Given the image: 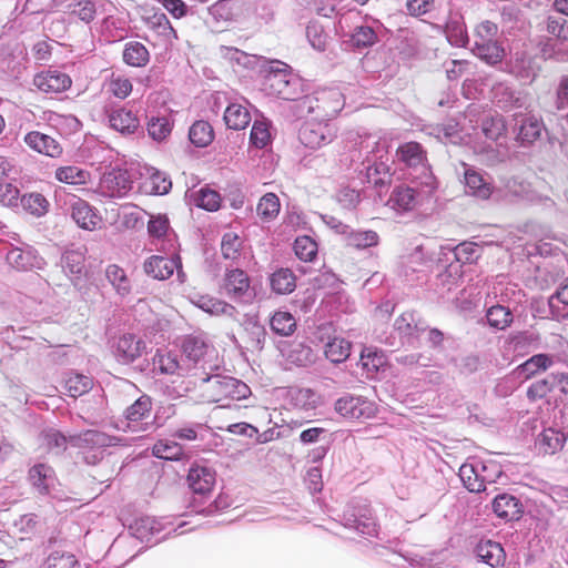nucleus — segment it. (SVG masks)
Returning a JSON list of instances; mask_svg holds the SVG:
<instances>
[{
  "mask_svg": "<svg viewBox=\"0 0 568 568\" xmlns=\"http://www.w3.org/2000/svg\"><path fill=\"white\" fill-rule=\"evenodd\" d=\"M132 82L124 75L112 74L108 83V90L115 98L125 99L132 92Z\"/></svg>",
  "mask_w": 568,
  "mask_h": 568,
  "instance_id": "61",
  "label": "nucleus"
},
{
  "mask_svg": "<svg viewBox=\"0 0 568 568\" xmlns=\"http://www.w3.org/2000/svg\"><path fill=\"white\" fill-rule=\"evenodd\" d=\"M272 331L281 336H290L296 329V321L294 316L288 312H275L271 318Z\"/></svg>",
  "mask_w": 568,
  "mask_h": 568,
  "instance_id": "40",
  "label": "nucleus"
},
{
  "mask_svg": "<svg viewBox=\"0 0 568 568\" xmlns=\"http://www.w3.org/2000/svg\"><path fill=\"white\" fill-rule=\"evenodd\" d=\"M224 121L229 129L242 130L251 122V115L246 108L241 104L232 103L224 112Z\"/></svg>",
  "mask_w": 568,
  "mask_h": 568,
  "instance_id": "30",
  "label": "nucleus"
},
{
  "mask_svg": "<svg viewBox=\"0 0 568 568\" xmlns=\"http://www.w3.org/2000/svg\"><path fill=\"white\" fill-rule=\"evenodd\" d=\"M109 123L112 129L122 134H132L140 125L135 114L124 108L113 110L109 115Z\"/></svg>",
  "mask_w": 568,
  "mask_h": 568,
  "instance_id": "25",
  "label": "nucleus"
},
{
  "mask_svg": "<svg viewBox=\"0 0 568 568\" xmlns=\"http://www.w3.org/2000/svg\"><path fill=\"white\" fill-rule=\"evenodd\" d=\"M505 131L506 124L501 115L487 116L481 121V132L491 141H497Z\"/></svg>",
  "mask_w": 568,
  "mask_h": 568,
  "instance_id": "54",
  "label": "nucleus"
},
{
  "mask_svg": "<svg viewBox=\"0 0 568 568\" xmlns=\"http://www.w3.org/2000/svg\"><path fill=\"white\" fill-rule=\"evenodd\" d=\"M359 363L362 368L367 372L368 376L377 373L382 366L385 364V357L382 353L377 351H372L366 348L362 352Z\"/></svg>",
  "mask_w": 568,
  "mask_h": 568,
  "instance_id": "59",
  "label": "nucleus"
},
{
  "mask_svg": "<svg viewBox=\"0 0 568 568\" xmlns=\"http://www.w3.org/2000/svg\"><path fill=\"white\" fill-rule=\"evenodd\" d=\"M23 209L33 215L41 216L48 211L49 202L40 193H30L21 197Z\"/></svg>",
  "mask_w": 568,
  "mask_h": 568,
  "instance_id": "56",
  "label": "nucleus"
},
{
  "mask_svg": "<svg viewBox=\"0 0 568 568\" xmlns=\"http://www.w3.org/2000/svg\"><path fill=\"white\" fill-rule=\"evenodd\" d=\"M237 8V0H220L211 7L210 11L215 19L230 21L235 17Z\"/></svg>",
  "mask_w": 568,
  "mask_h": 568,
  "instance_id": "62",
  "label": "nucleus"
},
{
  "mask_svg": "<svg viewBox=\"0 0 568 568\" xmlns=\"http://www.w3.org/2000/svg\"><path fill=\"white\" fill-rule=\"evenodd\" d=\"M71 16L78 17L81 21L90 23L94 20L97 14V6L92 0H78L74 4L70 6Z\"/></svg>",
  "mask_w": 568,
  "mask_h": 568,
  "instance_id": "63",
  "label": "nucleus"
},
{
  "mask_svg": "<svg viewBox=\"0 0 568 568\" xmlns=\"http://www.w3.org/2000/svg\"><path fill=\"white\" fill-rule=\"evenodd\" d=\"M28 479L40 495H49L57 480L53 468L47 464L33 465L29 469Z\"/></svg>",
  "mask_w": 568,
  "mask_h": 568,
  "instance_id": "17",
  "label": "nucleus"
},
{
  "mask_svg": "<svg viewBox=\"0 0 568 568\" xmlns=\"http://www.w3.org/2000/svg\"><path fill=\"white\" fill-rule=\"evenodd\" d=\"M365 178L368 183H372L376 187H382L390 183L392 174L386 163L374 162L365 166Z\"/></svg>",
  "mask_w": 568,
  "mask_h": 568,
  "instance_id": "38",
  "label": "nucleus"
},
{
  "mask_svg": "<svg viewBox=\"0 0 568 568\" xmlns=\"http://www.w3.org/2000/svg\"><path fill=\"white\" fill-rule=\"evenodd\" d=\"M498 27L491 21H483L474 32L473 52L488 64H496L504 57V49L498 43Z\"/></svg>",
  "mask_w": 568,
  "mask_h": 568,
  "instance_id": "3",
  "label": "nucleus"
},
{
  "mask_svg": "<svg viewBox=\"0 0 568 568\" xmlns=\"http://www.w3.org/2000/svg\"><path fill=\"white\" fill-rule=\"evenodd\" d=\"M296 256L304 262H311L317 254V244L310 236H300L294 242Z\"/></svg>",
  "mask_w": 568,
  "mask_h": 568,
  "instance_id": "57",
  "label": "nucleus"
},
{
  "mask_svg": "<svg viewBox=\"0 0 568 568\" xmlns=\"http://www.w3.org/2000/svg\"><path fill=\"white\" fill-rule=\"evenodd\" d=\"M105 277L119 295L125 296L131 292V282L125 271L120 266L109 265L105 268Z\"/></svg>",
  "mask_w": 568,
  "mask_h": 568,
  "instance_id": "35",
  "label": "nucleus"
},
{
  "mask_svg": "<svg viewBox=\"0 0 568 568\" xmlns=\"http://www.w3.org/2000/svg\"><path fill=\"white\" fill-rule=\"evenodd\" d=\"M179 257L153 255L144 262V271L153 278L166 280L179 267Z\"/></svg>",
  "mask_w": 568,
  "mask_h": 568,
  "instance_id": "22",
  "label": "nucleus"
},
{
  "mask_svg": "<svg viewBox=\"0 0 568 568\" xmlns=\"http://www.w3.org/2000/svg\"><path fill=\"white\" fill-rule=\"evenodd\" d=\"M282 68L271 69L264 77V90L268 94L287 101H295L297 116L302 118L316 111L325 116L337 114L341 111V93L337 91L324 92L320 98L305 95V84L301 78L292 74L285 63Z\"/></svg>",
  "mask_w": 568,
  "mask_h": 568,
  "instance_id": "1",
  "label": "nucleus"
},
{
  "mask_svg": "<svg viewBox=\"0 0 568 568\" xmlns=\"http://www.w3.org/2000/svg\"><path fill=\"white\" fill-rule=\"evenodd\" d=\"M272 290L277 294H290L296 287V277L290 268L275 271L270 278Z\"/></svg>",
  "mask_w": 568,
  "mask_h": 568,
  "instance_id": "32",
  "label": "nucleus"
},
{
  "mask_svg": "<svg viewBox=\"0 0 568 568\" xmlns=\"http://www.w3.org/2000/svg\"><path fill=\"white\" fill-rule=\"evenodd\" d=\"M397 159L415 173L413 183L426 187V193H433L437 185L436 179L428 165L426 151L417 142H406L398 146L396 151Z\"/></svg>",
  "mask_w": 568,
  "mask_h": 568,
  "instance_id": "2",
  "label": "nucleus"
},
{
  "mask_svg": "<svg viewBox=\"0 0 568 568\" xmlns=\"http://www.w3.org/2000/svg\"><path fill=\"white\" fill-rule=\"evenodd\" d=\"M335 412L349 419H367L375 415L376 407L373 402L363 396L346 394L339 397L334 405Z\"/></svg>",
  "mask_w": 568,
  "mask_h": 568,
  "instance_id": "6",
  "label": "nucleus"
},
{
  "mask_svg": "<svg viewBox=\"0 0 568 568\" xmlns=\"http://www.w3.org/2000/svg\"><path fill=\"white\" fill-rule=\"evenodd\" d=\"M71 79L67 73L58 70H48L38 73L33 79V84L42 92L59 93L71 87Z\"/></svg>",
  "mask_w": 568,
  "mask_h": 568,
  "instance_id": "15",
  "label": "nucleus"
},
{
  "mask_svg": "<svg viewBox=\"0 0 568 568\" xmlns=\"http://www.w3.org/2000/svg\"><path fill=\"white\" fill-rule=\"evenodd\" d=\"M92 386V378L81 374H73L65 381V389L69 396L74 398L87 394Z\"/></svg>",
  "mask_w": 568,
  "mask_h": 568,
  "instance_id": "50",
  "label": "nucleus"
},
{
  "mask_svg": "<svg viewBox=\"0 0 568 568\" xmlns=\"http://www.w3.org/2000/svg\"><path fill=\"white\" fill-rule=\"evenodd\" d=\"M539 52L545 60L568 62V45H566L564 41L559 42L547 39L539 43Z\"/></svg>",
  "mask_w": 568,
  "mask_h": 568,
  "instance_id": "36",
  "label": "nucleus"
},
{
  "mask_svg": "<svg viewBox=\"0 0 568 568\" xmlns=\"http://www.w3.org/2000/svg\"><path fill=\"white\" fill-rule=\"evenodd\" d=\"M143 342L136 339L132 334H124L121 336L114 348V356L121 364H130L134 362L142 352Z\"/></svg>",
  "mask_w": 568,
  "mask_h": 568,
  "instance_id": "21",
  "label": "nucleus"
},
{
  "mask_svg": "<svg viewBox=\"0 0 568 568\" xmlns=\"http://www.w3.org/2000/svg\"><path fill=\"white\" fill-rule=\"evenodd\" d=\"M152 398L149 395H141L132 405L125 409V418L129 426L132 423L142 422L151 416Z\"/></svg>",
  "mask_w": 568,
  "mask_h": 568,
  "instance_id": "31",
  "label": "nucleus"
},
{
  "mask_svg": "<svg viewBox=\"0 0 568 568\" xmlns=\"http://www.w3.org/2000/svg\"><path fill=\"white\" fill-rule=\"evenodd\" d=\"M193 201L201 209L216 211L221 204V196L214 190L202 187L193 194Z\"/></svg>",
  "mask_w": 568,
  "mask_h": 568,
  "instance_id": "52",
  "label": "nucleus"
},
{
  "mask_svg": "<svg viewBox=\"0 0 568 568\" xmlns=\"http://www.w3.org/2000/svg\"><path fill=\"white\" fill-rule=\"evenodd\" d=\"M287 362L298 367H307L315 363L316 355L311 346L294 342L286 354Z\"/></svg>",
  "mask_w": 568,
  "mask_h": 568,
  "instance_id": "29",
  "label": "nucleus"
},
{
  "mask_svg": "<svg viewBox=\"0 0 568 568\" xmlns=\"http://www.w3.org/2000/svg\"><path fill=\"white\" fill-rule=\"evenodd\" d=\"M547 304L550 320L556 322L568 320V276L558 284L555 292L548 297Z\"/></svg>",
  "mask_w": 568,
  "mask_h": 568,
  "instance_id": "16",
  "label": "nucleus"
},
{
  "mask_svg": "<svg viewBox=\"0 0 568 568\" xmlns=\"http://www.w3.org/2000/svg\"><path fill=\"white\" fill-rule=\"evenodd\" d=\"M477 558L489 565L490 567H498L504 565L506 554L501 545L493 540H481L475 548Z\"/></svg>",
  "mask_w": 568,
  "mask_h": 568,
  "instance_id": "23",
  "label": "nucleus"
},
{
  "mask_svg": "<svg viewBox=\"0 0 568 568\" xmlns=\"http://www.w3.org/2000/svg\"><path fill=\"white\" fill-rule=\"evenodd\" d=\"M486 320L490 327L504 331L511 325L514 315L509 308L497 304L487 310Z\"/></svg>",
  "mask_w": 568,
  "mask_h": 568,
  "instance_id": "33",
  "label": "nucleus"
},
{
  "mask_svg": "<svg viewBox=\"0 0 568 568\" xmlns=\"http://www.w3.org/2000/svg\"><path fill=\"white\" fill-rule=\"evenodd\" d=\"M202 381L207 384L209 390L220 398L242 399L250 393L248 386L231 376L211 375L203 377Z\"/></svg>",
  "mask_w": 568,
  "mask_h": 568,
  "instance_id": "5",
  "label": "nucleus"
},
{
  "mask_svg": "<svg viewBox=\"0 0 568 568\" xmlns=\"http://www.w3.org/2000/svg\"><path fill=\"white\" fill-rule=\"evenodd\" d=\"M491 509L498 518L506 521L519 520L524 514L520 499L507 493L494 497Z\"/></svg>",
  "mask_w": 568,
  "mask_h": 568,
  "instance_id": "13",
  "label": "nucleus"
},
{
  "mask_svg": "<svg viewBox=\"0 0 568 568\" xmlns=\"http://www.w3.org/2000/svg\"><path fill=\"white\" fill-rule=\"evenodd\" d=\"M153 365L162 374H175L183 376L189 372V367L179 361V356L171 352L162 353L160 351L153 357Z\"/></svg>",
  "mask_w": 568,
  "mask_h": 568,
  "instance_id": "26",
  "label": "nucleus"
},
{
  "mask_svg": "<svg viewBox=\"0 0 568 568\" xmlns=\"http://www.w3.org/2000/svg\"><path fill=\"white\" fill-rule=\"evenodd\" d=\"M351 41L357 49L369 48L378 41L377 30L371 26L356 27L352 33Z\"/></svg>",
  "mask_w": 568,
  "mask_h": 568,
  "instance_id": "44",
  "label": "nucleus"
},
{
  "mask_svg": "<svg viewBox=\"0 0 568 568\" xmlns=\"http://www.w3.org/2000/svg\"><path fill=\"white\" fill-rule=\"evenodd\" d=\"M152 453L158 458L179 460L183 456V448L173 440H159L154 444Z\"/></svg>",
  "mask_w": 568,
  "mask_h": 568,
  "instance_id": "49",
  "label": "nucleus"
},
{
  "mask_svg": "<svg viewBox=\"0 0 568 568\" xmlns=\"http://www.w3.org/2000/svg\"><path fill=\"white\" fill-rule=\"evenodd\" d=\"M7 262L18 271H27L36 265V256L30 251L13 247L7 253Z\"/></svg>",
  "mask_w": 568,
  "mask_h": 568,
  "instance_id": "43",
  "label": "nucleus"
},
{
  "mask_svg": "<svg viewBox=\"0 0 568 568\" xmlns=\"http://www.w3.org/2000/svg\"><path fill=\"white\" fill-rule=\"evenodd\" d=\"M113 442L114 437L95 429H88L83 433L69 436L70 445L77 448L109 447L114 444Z\"/></svg>",
  "mask_w": 568,
  "mask_h": 568,
  "instance_id": "19",
  "label": "nucleus"
},
{
  "mask_svg": "<svg viewBox=\"0 0 568 568\" xmlns=\"http://www.w3.org/2000/svg\"><path fill=\"white\" fill-rule=\"evenodd\" d=\"M489 465L486 463L475 459L471 463H465L460 466L458 476L463 481L464 486L470 493H480L486 489L485 484L495 483V478L493 476L484 475Z\"/></svg>",
  "mask_w": 568,
  "mask_h": 568,
  "instance_id": "7",
  "label": "nucleus"
},
{
  "mask_svg": "<svg viewBox=\"0 0 568 568\" xmlns=\"http://www.w3.org/2000/svg\"><path fill=\"white\" fill-rule=\"evenodd\" d=\"M45 568H82L79 560L72 554L52 552L47 561Z\"/></svg>",
  "mask_w": 568,
  "mask_h": 568,
  "instance_id": "64",
  "label": "nucleus"
},
{
  "mask_svg": "<svg viewBox=\"0 0 568 568\" xmlns=\"http://www.w3.org/2000/svg\"><path fill=\"white\" fill-rule=\"evenodd\" d=\"M55 179L62 183L82 185L89 181L90 173L79 166L68 165L55 170Z\"/></svg>",
  "mask_w": 568,
  "mask_h": 568,
  "instance_id": "39",
  "label": "nucleus"
},
{
  "mask_svg": "<svg viewBox=\"0 0 568 568\" xmlns=\"http://www.w3.org/2000/svg\"><path fill=\"white\" fill-rule=\"evenodd\" d=\"M430 194L426 193V187L419 184H415V186L399 185L393 190L387 204L393 210L406 212L413 210L422 197Z\"/></svg>",
  "mask_w": 568,
  "mask_h": 568,
  "instance_id": "9",
  "label": "nucleus"
},
{
  "mask_svg": "<svg viewBox=\"0 0 568 568\" xmlns=\"http://www.w3.org/2000/svg\"><path fill=\"white\" fill-rule=\"evenodd\" d=\"M347 245L355 248H368L378 244L379 236L374 231H353L346 234Z\"/></svg>",
  "mask_w": 568,
  "mask_h": 568,
  "instance_id": "41",
  "label": "nucleus"
},
{
  "mask_svg": "<svg viewBox=\"0 0 568 568\" xmlns=\"http://www.w3.org/2000/svg\"><path fill=\"white\" fill-rule=\"evenodd\" d=\"M351 343L344 338H334L325 345V356L332 363L338 364L348 358Z\"/></svg>",
  "mask_w": 568,
  "mask_h": 568,
  "instance_id": "42",
  "label": "nucleus"
},
{
  "mask_svg": "<svg viewBox=\"0 0 568 568\" xmlns=\"http://www.w3.org/2000/svg\"><path fill=\"white\" fill-rule=\"evenodd\" d=\"M207 345L201 336H186L182 349L189 361L196 363L206 353Z\"/></svg>",
  "mask_w": 568,
  "mask_h": 568,
  "instance_id": "48",
  "label": "nucleus"
},
{
  "mask_svg": "<svg viewBox=\"0 0 568 568\" xmlns=\"http://www.w3.org/2000/svg\"><path fill=\"white\" fill-rule=\"evenodd\" d=\"M223 288L233 300L250 302L254 297V293L250 287V278L240 268L230 270L225 273Z\"/></svg>",
  "mask_w": 568,
  "mask_h": 568,
  "instance_id": "10",
  "label": "nucleus"
},
{
  "mask_svg": "<svg viewBox=\"0 0 568 568\" xmlns=\"http://www.w3.org/2000/svg\"><path fill=\"white\" fill-rule=\"evenodd\" d=\"M556 386V377L552 373L534 382L527 389V397L530 400L545 398Z\"/></svg>",
  "mask_w": 568,
  "mask_h": 568,
  "instance_id": "51",
  "label": "nucleus"
},
{
  "mask_svg": "<svg viewBox=\"0 0 568 568\" xmlns=\"http://www.w3.org/2000/svg\"><path fill=\"white\" fill-rule=\"evenodd\" d=\"M394 329L399 334L402 344L414 345L427 326L420 320H417L415 313L405 312L396 318Z\"/></svg>",
  "mask_w": 568,
  "mask_h": 568,
  "instance_id": "12",
  "label": "nucleus"
},
{
  "mask_svg": "<svg viewBox=\"0 0 568 568\" xmlns=\"http://www.w3.org/2000/svg\"><path fill=\"white\" fill-rule=\"evenodd\" d=\"M190 141L197 148L207 146L214 139L212 125L206 121H196L189 131Z\"/></svg>",
  "mask_w": 568,
  "mask_h": 568,
  "instance_id": "37",
  "label": "nucleus"
},
{
  "mask_svg": "<svg viewBox=\"0 0 568 568\" xmlns=\"http://www.w3.org/2000/svg\"><path fill=\"white\" fill-rule=\"evenodd\" d=\"M43 443L48 450L61 454L67 449L69 437L57 429H48L42 433Z\"/></svg>",
  "mask_w": 568,
  "mask_h": 568,
  "instance_id": "58",
  "label": "nucleus"
},
{
  "mask_svg": "<svg viewBox=\"0 0 568 568\" xmlns=\"http://www.w3.org/2000/svg\"><path fill=\"white\" fill-rule=\"evenodd\" d=\"M565 442L566 437L562 433L548 428L538 436L537 446L540 453L552 455L562 448Z\"/></svg>",
  "mask_w": 568,
  "mask_h": 568,
  "instance_id": "28",
  "label": "nucleus"
},
{
  "mask_svg": "<svg viewBox=\"0 0 568 568\" xmlns=\"http://www.w3.org/2000/svg\"><path fill=\"white\" fill-rule=\"evenodd\" d=\"M62 267L70 278L79 277L84 270V256L79 251H68L63 254Z\"/></svg>",
  "mask_w": 568,
  "mask_h": 568,
  "instance_id": "47",
  "label": "nucleus"
},
{
  "mask_svg": "<svg viewBox=\"0 0 568 568\" xmlns=\"http://www.w3.org/2000/svg\"><path fill=\"white\" fill-rule=\"evenodd\" d=\"M280 200L274 193H266L263 195L257 204V215L263 221H271L275 219L280 213Z\"/></svg>",
  "mask_w": 568,
  "mask_h": 568,
  "instance_id": "46",
  "label": "nucleus"
},
{
  "mask_svg": "<svg viewBox=\"0 0 568 568\" xmlns=\"http://www.w3.org/2000/svg\"><path fill=\"white\" fill-rule=\"evenodd\" d=\"M513 122V132L521 146L532 145L540 139L545 129L542 120L531 113H515Z\"/></svg>",
  "mask_w": 568,
  "mask_h": 568,
  "instance_id": "4",
  "label": "nucleus"
},
{
  "mask_svg": "<svg viewBox=\"0 0 568 568\" xmlns=\"http://www.w3.org/2000/svg\"><path fill=\"white\" fill-rule=\"evenodd\" d=\"M556 356L552 354L539 353L535 354L523 364H520L516 372L519 377L530 379L534 376L546 372L555 364Z\"/></svg>",
  "mask_w": 568,
  "mask_h": 568,
  "instance_id": "20",
  "label": "nucleus"
},
{
  "mask_svg": "<svg viewBox=\"0 0 568 568\" xmlns=\"http://www.w3.org/2000/svg\"><path fill=\"white\" fill-rule=\"evenodd\" d=\"M133 181L126 170L112 169L105 172L100 180V187L111 197H122L132 189Z\"/></svg>",
  "mask_w": 568,
  "mask_h": 568,
  "instance_id": "11",
  "label": "nucleus"
},
{
  "mask_svg": "<svg viewBox=\"0 0 568 568\" xmlns=\"http://www.w3.org/2000/svg\"><path fill=\"white\" fill-rule=\"evenodd\" d=\"M511 343L516 351L526 348L535 351L540 348L541 336L535 331H524L513 335Z\"/></svg>",
  "mask_w": 568,
  "mask_h": 568,
  "instance_id": "55",
  "label": "nucleus"
},
{
  "mask_svg": "<svg viewBox=\"0 0 568 568\" xmlns=\"http://www.w3.org/2000/svg\"><path fill=\"white\" fill-rule=\"evenodd\" d=\"M246 334L248 337V348L252 351H262L264 348L267 332L265 327L256 322L250 323L246 328Z\"/></svg>",
  "mask_w": 568,
  "mask_h": 568,
  "instance_id": "60",
  "label": "nucleus"
},
{
  "mask_svg": "<svg viewBox=\"0 0 568 568\" xmlns=\"http://www.w3.org/2000/svg\"><path fill=\"white\" fill-rule=\"evenodd\" d=\"M200 307L212 315L234 317L236 314V308L233 305L213 297H203Z\"/></svg>",
  "mask_w": 568,
  "mask_h": 568,
  "instance_id": "53",
  "label": "nucleus"
},
{
  "mask_svg": "<svg viewBox=\"0 0 568 568\" xmlns=\"http://www.w3.org/2000/svg\"><path fill=\"white\" fill-rule=\"evenodd\" d=\"M150 54L144 44L138 41L128 42L123 50V61L131 67H144Z\"/></svg>",
  "mask_w": 568,
  "mask_h": 568,
  "instance_id": "34",
  "label": "nucleus"
},
{
  "mask_svg": "<svg viewBox=\"0 0 568 568\" xmlns=\"http://www.w3.org/2000/svg\"><path fill=\"white\" fill-rule=\"evenodd\" d=\"M298 138L306 148L318 149L333 141L335 130L328 123L307 122L301 128Z\"/></svg>",
  "mask_w": 568,
  "mask_h": 568,
  "instance_id": "8",
  "label": "nucleus"
},
{
  "mask_svg": "<svg viewBox=\"0 0 568 568\" xmlns=\"http://www.w3.org/2000/svg\"><path fill=\"white\" fill-rule=\"evenodd\" d=\"M446 36L448 41L455 47H466L468 44V36L462 18H452L446 24Z\"/></svg>",
  "mask_w": 568,
  "mask_h": 568,
  "instance_id": "45",
  "label": "nucleus"
},
{
  "mask_svg": "<svg viewBox=\"0 0 568 568\" xmlns=\"http://www.w3.org/2000/svg\"><path fill=\"white\" fill-rule=\"evenodd\" d=\"M71 216L73 221L84 230H94L99 223V217L92 211V207L81 200L72 204Z\"/></svg>",
  "mask_w": 568,
  "mask_h": 568,
  "instance_id": "27",
  "label": "nucleus"
},
{
  "mask_svg": "<svg viewBox=\"0 0 568 568\" xmlns=\"http://www.w3.org/2000/svg\"><path fill=\"white\" fill-rule=\"evenodd\" d=\"M465 186L468 194L480 199L487 200L493 193V187L488 183L483 174L474 169L467 168L464 173Z\"/></svg>",
  "mask_w": 568,
  "mask_h": 568,
  "instance_id": "24",
  "label": "nucleus"
},
{
  "mask_svg": "<svg viewBox=\"0 0 568 568\" xmlns=\"http://www.w3.org/2000/svg\"><path fill=\"white\" fill-rule=\"evenodd\" d=\"M23 141L33 151L50 158H59L63 152V148L57 139L39 131L27 133Z\"/></svg>",
  "mask_w": 568,
  "mask_h": 568,
  "instance_id": "14",
  "label": "nucleus"
},
{
  "mask_svg": "<svg viewBox=\"0 0 568 568\" xmlns=\"http://www.w3.org/2000/svg\"><path fill=\"white\" fill-rule=\"evenodd\" d=\"M187 483L194 494L205 495L215 484V471L205 466H193L189 470Z\"/></svg>",
  "mask_w": 568,
  "mask_h": 568,
  "instance_id": "18",
  "label": "nucleus"
}]
</instances>
